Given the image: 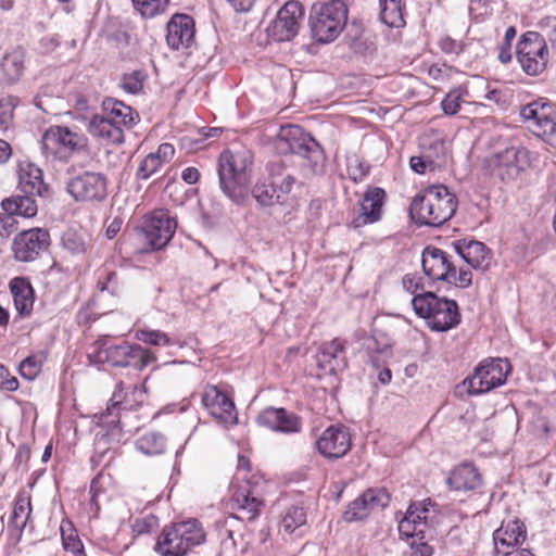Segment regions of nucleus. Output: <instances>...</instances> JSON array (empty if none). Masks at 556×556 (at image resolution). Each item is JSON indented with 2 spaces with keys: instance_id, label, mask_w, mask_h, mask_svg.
Segmentation results:
<instances>
[{
  "instance_id": "56",
  "label": "nucleus",
  "mask_w": 556,
  "mask_h": 556,
  "mask_svg": "<svg viewBox=\"0 0 556 556\" xmlns=\"http://www.w3.org/2000/svg\"><path fill=\"white\" fill-rule=\"evenodd\" d=\"M403 288L410 294H415L419 289H422L421 278L416 274H406L402 280Z\"/></svg>"
},
{
  "instance_id": "57",
  "label": "nucleus",
  "mask_w": 556,
  "mask_h": 556,
  "mask_svg": "<svg viewBox=\"0 0 556 556\" xmlns=\"http://www.w3.org/2000/svg\"><path fill=\"white\" fill-rule=\"evenodd\" d=\"M273 179H277V181H278L277 190L282 195V200H283L285 195H287L291 191V189L295 182L294 177L287 174L283 177L273 176Z\"/></svg>"
},
{
  "instance_id": "60",
  "label": "nucleus",
  "mask_w": 556,
  "mask_h": 556,
  "mask_svg": "<svg viewBox=\"0 0 556 556\" xmlns=\"http://www.w3.org/2000/svg\"><path fill=\"white\" fill-rule=\"evenodd\" d=\"M409 164L414 172L424 174L428 166H432L433 162L424 156H412Z\"/></svg>"
},
{
  "instance_id": "16",
  "label": "nucleus",
  "mask_w": 556,
  "mask_h": 556,
  "mask_svg": "<svg viewBox=\"0 0 556 556\" xmlns=\"http://www.w3.org/2000/svg\"><path fill=\"white\" fill-rule=\"evenodd\" d=\"M49 232L33 228L20 232L12 242L14 257L18 262L35 261L49 247Z\"/></svg>"
},
{
  "instance_id": "41",
  "label": "nucleus",
  "mask_w": 556,
  "mask_h": 556,
  "mask_svg": "<svg viewBox=\"0 0 556 556\" xmlns=\"http://www.w3.org/2000/svg\"><path fill=\"white\" fill-rule=\"evenodd\" d=\"M30 498L26 496H18L12 513L11 523L15 528L23 530L26 527V523L30 517Z\"/></svg>"
},
{
  "instance_id": "63",
  "label": "nucleus",
  "mask_w": 556,
  "mask_h": 556,
  "mask_svg": "<svg viewBox=\"0 0 556 556\" xmlns=\"http://www.w3.org/2000/svg\"><path fill=\"white\" fill-rule=\"evenodd\" d=\"M181 178L189 185L195 184L200 178V172L195 167H187L182 170Z\"/></svg>"
},
{
  "instance_id": "43",
  "label": "nucleus",
  "mask_w": 556,
  "mask_h": 556,
  "mask_svg": "<svg viewBox=\"0 0 556 556\" xmlns=\"http://www.w3.org/2000/svg\"><path fill=\"white\" fill-rule=\"evenodd\" d=\"M306 522V514L300 506L289 507L281 519V527L288 533H292Z\"/></svg>"
},
{
  "instance_id": "23",
  "label": "nucleus",
  "mask_w": 556,
  "mask_h": 556,
  "mask_svg": "<svg viewBox=\"0 0 556 556\" xmlns=\"http://www.w3.org/2000/svg\"><path fill=\"white\" fill-rule=\"evenodd\" d=\"M317 365L320 369L330 374L342 371L348 366L345 356V341L336 338L324 342L316 355Z\"/></svg>"
},
{
  "instance_id": "40",
  "label": "nucleus",
  "mask_w": 556,
  "mask_h": 556,
  "mask_svg": "<svg viewBox=\"0 0 556 556\" xmlns=\"http://www.w3.org/2000/svg\"><path fill=\"white\" fill-rule=\"evenodd\" d=\"M135 338L144 344L154 346H168L174 344L173 340L165 332L149 328L138 329L135 333Z\"/></svg>"
},
{
  "instance_id": "38",
  "label": "nucleus",
  "mask_w": 556,
  "mask_h": 556,
  "mask_svg": "<svg viewBox=\"0 0 556 556\" xmlns=\"http://www.w3.org/2000/svg\"><path fill=\"white\" fill-rule=\"evenodd\" d=\"M166 440L159 432H147L136 441V447L144 455L153 456L162 454L165 450Z\"/></svg>"
},
{
  "instance_id": "47",
  "label": "nucleus",
  "mask_w": 556,
  "mask_h": 556,
  "mask_svg": "<svg viewBox=\"0 0 556 556\" xmlns=\"http://www.w3.org/2000/svg\"><path fill=\"white\" fill-rule=\"evenodd\" d=\"M144 77L141 71L125 74L122 78V88L129 93H138L143 87Z\"/></svg>"
},
{
  "instance_id": "4",
  "label": "nucleus",
  "mask_w": 556,
  "mask_h": 556,
  "mask_svg": "<svg viewBox=\"0 0 556 556\" xmlns=\"http://www.w3.org/2000/svg\"><path fill=\"white\" fill-rule=\"evenodd\" d=\"M205 541V532L195 519L175 522L163 528L155 552L161 556H185Z\"/></svg>"
},
{
  "instance_id": "52",
  "label": "nucleus",
  "mask_w": 556,
  "mask_h": 556,
  "mask_svg": "<svg viewBox=\"0 0 556 556\" xmlns=\"http://www.w3.org/2000/svg\"><path fill=\"white\" fill-rule=\"evenodd\" d=\"M432 547L426 543H417L415 540L410 543L409 549L403 556H432Z\"/></svg>"
},
{
  "instance_id": "36",
  "label": "nucleus",
  "mask_w": 556,
  "mask_h": 556,
  "mask_svg": "<svg viewBox=\"0 0 556 556\" xmlns=\"http://www.w3.org/2000/svg\"><path fill=\"white\" fill-rule=\"evenodd\" d=\"M104 115L116 126L123 129L132 125L134 111L130 106L117 100L104 102Z\"/></svg>"
},
{
  "instance_id": "12",
  "label": "nucleus",
  "mask_w": 556,
  "mask_h": 556,
  "mask_svg": "<svg viewBox=\"0 0 556 556\" xmlns=\"http://www.w3.org/2000/svg\"><path fill=\"white\" fill-rule=\"evenodd\" d=\"M67 190L76 201H102L108 195V180L101 173L84 172L68 180Z\"/></svg>"
},
{
  "instance_id": "1",
  "label": "nucleus",
  "mask_w": 556,
  "mask_h": 556,
  "mask_svg": "<svg viewBox=\"0 0 556 556\" xmlns=\"http://www.w3.org/2000/svg\"><path fill=\"white\" fill-rule=\"evenodd\" d=\"M457 200L445 186H431L416 195L410 204V215L417 223L438 227L456 212Z\"/></svg>"
},
{
  "instance_id": "59",
  "label": "nucleus",
  "mask_w": 556,
  "mask_h": 556,
  "mask_svg": "<svg viewBox=\"0 0 556 556\" xmlns=\"http://www.w3.org/2000/svg\"><path fill=\"white\" fill-rule=\"evenodd\" d=\"M542 28L553 46L556 47V17H546L542 22Z\"/></svg>"
},
{
  "instance_id": "24",
  "label": "nucleus",
  "mask_w": 556,
  "mask_h": 556,
  "mask_svg": "<svg viewBox=\"0 0 556 556\" xmlns=\"http://www.w3.org/2000/svg\"><path fill=\"white\" fill-rule=\"evenodd\" d=\"M256 421L262 427L285 433L299 432L301 429L299 417L285 408L267 407L258 414Z\"/></svg>"
},
{
  "instance_id": "3",
  "label": "nucleus",
  "mask_w": 556,
  "mask_h": 556,
  "mask_svg": "<svg viewBox=\"0 0 556 556\" xmlns=\"http://www.w3.org/2000/svg\"><path fill=\"white\" fill-rule=\"evenodd\" d=\"M280 154L294 153L306 159L313 174H320L325 166V154L318 142L298 125L282 126L274 142Z\"/></svg>"
},
{
  "instance_id": "45",
  "label": "nucleus",
  "mask_w": 556,
  "mask_h": 556,
  "mask_svg": "<svg viewBox=\"0 0 556 556\" xmlns=\"http://www.w3.org/2000/svg\"><path fill=\"white\" fill-rule=\"evenodd\" d=\"M132 3L143 17H154L165 11L168 0H132Z\"/></svg>"
},
{
  "instance_id": "58",
  "label": "nucleus",
  "mask_w": 556,
  "mask_h": 556,
  "mask_svg": "<svg viewBox=\"0 0 556 556\" xmlns=\"http://www.w3.org/2000/svg\"><path fill=\"white\" fill-rule=\"evenodd\" d=\"M447 283L457 286L459 288H467L472 282V275L471 271L465 270L463 268L459 269L458 275L456 274V268L454 267V280L453 281H446Z\"/></svg>"
},
{
  "instance_id": "9",
  "label": "nucleus",
  "mask_w": 556,
  "mask_h": 556,
  "mask_svg": "<svg viewBox=\"0 0 556 556\" xmlns=\"http://www.w3.org/2000/svg\"><path fill=\"white\" fill-rule=\"evenodd\" d=\"M86 146L84 135L72 131L67 127L52 126L41 138V150L47 159L65 160L74 151Z\"/></svg>"
},
{
  "instance_id": "29",
  "label": "nucleus",
  "mask_w": 556,
  "mask_h": 556,
  "mask_svg": "<svg viewBox=\"0 0 556 556\" xmlns=\"http://www.w3.org/2000/svg\"><path fill=\"white\" fill-rule=\"evenodd\" d=\"M446 483L456 491H472L481 486L482 477L470 463H463L453 468Z\"/></svg>"
},
{
  "instance_id": "11",
  "label": "nucleus",
  "mask_w": 556,
  "mask_h": 556,
  "mask_svg": "<svg viewBox=\"0 0 556 556\" xmlns=\"http://www.w3.org/2000/svg\"><path fill=\"white\" fill-rule=\"evenodd\" d=\"M547 56V46L536 34L525 36L518 43L517 60L528 75L541 74L546 67Z\"/></svg>"
},
{
  "instance_id": "2",
  "label": "nucleus",
  "mask_w": 556,
  "mask_h": 556,
  "mask_svg": "<svg viewBox=\"0 0 556 556\" xmlns=\"http://www.w3.org/2000/svg\"><path fill=\"white\" fill-rule=\"evenodd\" d=\"M252 154L249 150H226L218 159L219 185L223 192L233 201L241 199L249 184Z\"/></svg>"
},
{
  "instance_id": "10",
  "label": "nucleus",
  "mask_w": 556,
  "mask_h": 556,
  "mask_svg": "<svg viewBox=\"0 0 556 556\" xmlns=\"http://www.w3.org/2000/svg\"><path fill=\"white\" fill-rule=\"evenodd\" d=\"M510 371V364L505 358H494L481 363L465 383L470 394H482L502 386Z\"/></svg>"
},
{
  "instance_id": "17",
  "label": "nucleus",
  "mask_w": 556,
  "mask_h": 556,
  "mask_svg": "<svg viewBox=\"0 0 556 556\" xmlns=\"http://www.w3.org/2000/svg\"><path fill=\"white\" fill-rule=\"evenodd\" d=\"M304 9L296 0L288 1L277 14L273 24V37L277 41H289L294 38L302 25Z\"/></svg>"
},
{
  "instance_id": "30",
  "label": "nucleus",
  "mask_w": 556,
  "mask_h": 556,
  "mask_svg": "<svg viewBox=\"0 0 556 556\" xmlns=\"http://www.w3.org/2000/svg\"><path fill=\"white\" fill-rule=\"evenodd\" d=\"M175 153L170 143H162L155 152L148 154L139 164L137 177L148 179L159 173L164 164L169 163Z\"/></svg>"
},
{
  "instance_id": "61",
  "label": "nucleus",
  "mask_w": 556,
  "mask_h": 556,
  "mask_svg": "<svg viewBox=\"0 0 556 556\" xmlns=\"http://www.w3.org/2000/svg\"><path fill=\"white\" fill-rule=\"evenodd\" d=\"M440 46L443 51L448 53H459L462 50L460 45L448 37L442 38L440 40Z\"/></svg>"
},
{
  "instance_id": "44",
  "label": "nucleus",
  "mask_w": 556,
  "mask_h": 556,
  "mask_svg": "<svg viewBox=\"0 0 556 556\" xmlns=\"http://www.w3.org/2000/svg\"><path fill=\"white\" fill-rule=\"evenodd\" d=\"M62 245L73 255L84 254L87 251L88 241L86 236L68 230L62 236Z\"/></svg>"
},
{
  "instance_id": "49",
  "label": "nucleus",
  "mask_w": 556,
  "mask_h": 556,
  "mask_svg": "<svg viewBox=\"0 0 556 556\" xmlns=\"http://www.w3.org/2000/svg\"><path fill=\"white\" fill-rule=\"evenodd\" d=\"M40 370L41 363L35 356H28L20 364V374L27 380L35 379Z\"/></svg>"
},
{
  "instance_id": "48",
  "label": "nucleus",
  "mask_w": 556,
  "mask_h": 556,
  "mask_svg": "<svg viewBox=\"0 0 556 556\" xmlns=\"http://www.w3.org/2000/svg\"><path fill=\"white\" fill-rule=\"evenodd\" d=\"M376 345L377 342L374 338H369L365 342V346L371 364L375 367H378L380 362H383V358L389 355V349L387 346L378 349Z\"/></svg>"
},
{
  "instance_id": "51",
  "label": "nucleus",
  "mask_w": 556,
  "mask_h": 556,
  "mask_svg": "<svg viewBox=\"0 0 556 556\" xmlns=\"http://www.w3.org/2000/svg\"><path fill=\"white\" fill-rule=\"evenodd\" d=\"M13 122V106L8 101H0V134H4Z\"/></svg>"
},
{
  "instance_id": "26",
  "label": "nucleus",
  "mask_w": 556,
  "mask_h": 556,
  "mask_svg": "<svg viewBox=\"0 0 556 556\" xmlns=\"http://www.w3.org/2000/svg\"><path fill=\"white\" fill-rule=\"evenodd\" d=\"M428 508L424 502L409 505L405 516L399 522V533L404 538L422 540L428 528Z\"/></svg>"
},
{
  "instance_id": "22",
  "label": "nucleus",
  "mask_w": 556,
  "mask_h": 556,
  "mask_svg": "<svg viewBox=\"0 0 556 556\" xmlns=\"http://www.w3.org/2000/svg\"><path fill=\"white\" fill-rule=\"evenodd\" d=\"M527 538V529L519 519L503 520L500 528L493 533L494 549L496 554L505 555L510 549L523 544Z\"/></svg>"
},
{
  "instance_id": "31",
  "label": "nucleus",
  "mask_w": 556,
  "mask_h": 556,
  "mask_svg": "<svg viewBox=\"0 0 556 556\" xmlns=\"http://www.w3.org/2000/svg\"><path fill=\"white\" fill-rule=\"evenodd\" d=\"M18 187L24 194L42 195L47 190L42 170L33 163H22L18 170Z\"/></svg>"
},
{
  "instance_id": "5",
  "label": "nucleus",
  "mask_w": 556,
  "mask_h": 556,
  "mask_svg": "<svg viewBox=\"0 0 556 556\" xmlns=\"http://www.w3.org/2000/svg\"><path fill=\"white\" fill-rule=\"evenodd\" d=\"M177 223L166 210L146 215L135 231V247L139 253H150L166 247L173 238Z\"/></svg>"
},
{
  "instance_id": "54",
  "label": "nucleus",
  "mask_w": 556,
  "mask_h": 556,
  "mask_svg": "<svg viewBox=\"0 0 556 556\" xmlns=\"http://www.w3.org/2000/svg\"><path fill=\"white\" fill-rule=\"evenodd\" d=\"M16 230V220L11 215L0 213V237L8 238Z\"/></svg>"
},
{
  "instance_id": "27",
  "label": "nucleus",
  "mask_w": 556,
  "mask_h": 556,
  "mask_svg": "<svg viewBox=\"0 0 556 556\" xmlns=\"http://www.w3.org/2000/svg\"><path fill=\"white\" fill-rule=\"evenodd\" d=\"M386 192L381 188L368 189L361 203V214L354 218V227L372 224L381 218Z\"/></svg>"
},
{
  "instance_id": "15",
  "label": "nucleus",
  "mask_w": 556,
  "mask_h": 556,
  "mask_svg": "<svg viewBox=\"0 0 556 556\" xmlns=\"http://www.w3.org/2000/svg\"><path fill=\"white\" fill-rule=\"evenodd\" d=\"M201 402L211 416L224 425H236L238 414L233 401L216 386L206 384L203 388Z\"/></svg>"
},
{
  "instance_id": "28",
  "label": "nucleus",
  "mask_w": 556,
  "mask_h": 556,
  "mask_svg": "<svg viewBox=\"0 0 556 556\" xmlns=\"http://www.w3.org/2000/svg\"><path fill=\"white\" fill-rule=\"evenodd\" d=\"M456 252L473 269L486 270L492 261V254L484 243L462 240L455 244Z\"/></svg>"
},
{
  "instance_id": "37",
  "label": "nucleus",
  "mask_w": 556,
  "mask_h": 556,
  "mask_svg": "<svg viewBox=\"0 0 556 556\" xmlns=\"http://www.w3.org/2000/svg\"><path fill=\"white\" fill-rule=\"evenodd\" d=\"M25 52L22 49H14L7 53L1 62V68L8 81H16L24 71Z\"/></svg>"
},
{
  "instance_id": "50",
  "label": "nucleus",
  "mask_w": 556,
  "mask_h": 556,
  "mask_svg": "<svg viewBox=\"0 0 556 556\" xmlns=\"http://www.w3.org/2000/svg\"><path fill=\"white\" fill-rule=\"evenodd\" d=\"M516 37L515 27L510 26L506 29L504 41L500 46L498 60L506 64L511 60V41Z\"/></svg>"
},
{
  "instance_id": "42",
  "label": "nucleus",
  "mask_w": 556,
  "mask_h": 556,
  "mask_svg": "<svg viewBox=\"0 0 556 556\" xmlns=\"http://www.w3.org/2000/svg\"><path fill=\"white\" fill-rule=\"evenodd\" d=\"M61 534L62 544L65 551L73 553L74 556H86L83 543L74 533L71 522L61 525Z\"/></svg>"
},
{
  "instance_id": "13",
  "label": "nucleus",
  "mask_w": 556,
  "mask_h": 556,
  "mask_svg": "<svg viewBox=\"0 0 556 556\" xmlns=\"http://www.w3.org/2000/svg\"><path fill=\"white\" fill-rule=\"evenodd\" d=\"M390 503V494L383 488H370L351 502L343 518L351 522L363 520L372 513L381 511Z\"/></svg>"
},
{
  "instance_id": "62",
  "label": "nucleus",
  "mask_w": 556,
  "mask_h": 556,
  "mask_svg": "<svg viewBox=\"0 0 556 556\" xmlns=\"http://www.w3.org/2000/svg\"><path fill=\"white\" fill-rule=\"evenodd\" d=\"M250 469V462L247 457L242 456V455H239L238 457V470H237V475H236V479L237 480H244L245 479V473L249 471Z\"/></svg>"
},
{
  "instance_id": "34",
  "label": "nucleus",
  "mask_w": 556,
  "mask_h": 556,
  "mask_svg": "<svg viewBox=\"0 0 556 556\" xmlns=\"http://www.w3.org/2000/svg\"><path fill=\"white\" fill-rule=\"evenodd\" d=\"M380 21L389 27H403L404 2L403 0H378Z\"/></svg>"
},
{
  "instance_id": "32",
  "label": "nucleus",
  "mask_w": 556,
  "mask_h": 556,
  "mask_svg": "<svg viewBox=\"0 0 556 556\" xmlns=\"http://www.w3.org/2000/svg\"><path fill=\"white\" fill-rule=\"evenodd\" d=\"M88 131L93 137L104 140L106 143H122L124 141V131L116 126L104 114L94 115L88 125Z\"/></svg>"
},
{
  "instance_id": "35",
  "label": "nucleus",
  "mask_w": 556,
  "mask_h": 556,
  "mask_svg": "<svg viewBox=\"0 0 556 556\" xmlns=\"http://www.w3.org/2000/svg\"><path fill=\"white\" fill-rule=\"evenodd\" d=\"M34 195L25 194L23 197H15L11 199H4L1 202L3 211L14 217L20 215L23 217H33L37 214V204L33 198Z\"/></svg>"
},
{
  "instance_id": "7",
  "label": "nucleus",
  "mask_w": 556,
  "mask_h": 556,
  "mask_svg": "<svg viewBox=\"0 0 556 556\" xmlns=\"http://www.w3.org/2000/svg\"><path fill=\"white\" fill-rule=\"evenodd\" d=\"M412 305L416 315L426 319L432 330L446 331L460 321L457 303L433 292L415 294Z\"/></svg>"
},
{
  "instance_id": "6",
  "label": "nucleus",
  "mask_w": 556,
  "mask_h": 556,
  "mask_svg": "<svg viewBox=\"0 0 556 556\" xmlns=\"http://www.w3.org/2000/svg\"><path fill=\"white\" fill-rule=\"evenodd\" d=\"M348 21V8L341 0H330L313 4L308 25L312 37L320 43H329L338 38Z\"/></svg>"
},
{
  "instance_id": "64",
  "label": "nucleus",
  "mask_w": 556,
  "mask_h": 556,
  "mask_svg": "<svg viewBox=\"0 0 556 556\" xmlns=\"http://www.w3.org/2000/svg\"><path fill=\"white\" fill-rule=\"evenodd\" d=\"M122 219L114 218L106 227L105 235L108 239H113L122 228Z\"/></svg>"
},
{
  "instance_id": "19",
  "label": "nucleus",
  "mask_w": 556,
  "mask_h": 556,
  "mask_svg": "<svg viewBox=\"0 0 556 556\" xmlns=\"http://www.w3.org/2000/svg\"><path fill=\"white\" fill-rule=\"evenodd\" d=\"M316 447L327 458L343 457L351 448V434L343 426H330L316 441Z\"/></svg>"
},
{
  "instance_id": "46",
  "label": "nucleus",
  "mask_w": 556,
  "mask_h": 556,
  "mask_svg": "<svg viewBox=\"0 0 556 556\" xmlns=\"http://www.w3.org/2000/svg\"><path fill=\"white\" fill-rule=\"evenodd\" d=\"M466 93L467 91L463 88L451 90L441 102L443 112L446 115H455L458 112L460 102Z\"/></svg>"
},
{
  "instance_id": "25",
  "label": "nucleus",
  "mask_w": 556,
  "mask_h": 556,
  "mask_svg": "<svg viewBox=\"0 0 556 556\" xmlns=\"http://www.w3.org/2000/svg\"><path fill=\"white\" fill-rule=\"evenodd\" d=\"M194 39V22L192 17L186 14H176L167 23V45L179 50L188 48Z\"/></svg>"
},
{
  "instance_id": "39",
  "label": "nucleus",
  "mask_w": 556,
  "mask_h": 556,
  "mask_svg": "<svg viewBox=\"0 0 556 556\" xmlns=\"http://www.w3.org/2000/svg\"><path fill=\"white\" fill-rule=\"evenodd\" d=\"M277 179H273L270 184H257L253 188V197L263 206L273 205L282 201V195L277 190Z\"/></svg>"
},
{
  "instance_id": "8",
  "label": "nucleus",
  "mask_w": 556,
  "mask_h": 556,
  "mask_svg": "<svg viewBox=\"0 0 556 556\" xmlns=\"http://www.w3.org/2000/svg\"><path fill=\"white\" fill-rule=\"evenodd\" d=\"M90 358L98 364H110L114 367L132 366L142 370L149 364L156 362V355L139 344L122 342L110 344L106 341H97L96 350Z\"/></svg>"
},
{
  "instance_id": "33",
  "label": "nucleus",
  "mask_w": 556,
  "mask_h": 556,
  "mask_svg": "<svg viewBox=\"0 0 556 556\" xmlns=\"http://www.w3.org/2000/svg\"><path fill=\"white\" fill-rule=\"evenodd\" d=\"M10 289L18 314L28 316L34 305V290L30 283L24 278L16 277L11 280Z\"/></svg>"
},
{
  "instance_id": "18",
  "label": "nucleus",
  "mask_w": 556,
  "mask_h": 556,
  "mask_svg": "<svg viewBox=\"0 0 556 556\" xmlns=\"http://www.w3.org/2000/svg\"><path fill=\"white\" fill-rule=\"evenodd\" d=\"M228 505L233 511V518L242 521H253L260 516L264 501L247 482L239 486L232 485V495Z\"/></svg>"
},
{
  "instance_id": "21",
  "label": "nucleus",
  "mask_w": 556,
  "mask_h": 556,
  "mask_svg": "<svg viewBox=\"0 0 556 556\" xmlns=\"http://www.w3.org/2000/svg\"><path fill=\"white\" fill-rule=\"evenodd\" d=\"M421 264L430 279L445 282L454 280V264L445 251L427 247L422 252Z\"/></svg>"
},
{
  "instance_id": "55",
  "label": "nucleus",
  "mask_w": 556,
  "mask_h": 556,
  "mask_svg": "<svg viewBox=\"0 0 556 556\" xmlns=\"http://www.w3.org/2000/svg\"><path fill=\"white\" fill-rule=\"evenodd\" d=\"M156 521L154 516L137 519L132 526L134 532L137 534L149 533L156 526Z\"/></svg>"
},
{
  "instance_id": "53",
  "label": "nucleus",
  "mask_w": 556,
  "mask_h": 556,
  "mask_svg": "<svg viewBox=\"0 0 556 556\" xmlns=\"http://www.w3.org/2000/svg\"><path fill=\"white\" fill-rule=\"evenodd\" d=\"M0 387L7 391H15L18 388V380L11 376L2 364H0Z\"/></svg>"
},
{
  "instance_id": "14",
  "label": "nucleus",
  "mask_w": 556,
  "mask_h": 556,
  "mask_svg": "<svg viewBox=\"0 0 556 556\" xmlns=\"http://www.w3.org/2000/svg\"><path fill=\"white\" fill-rule=\"evenodd\" d=\"M520 116L539 137H549L556 132L555 111L548 102L533 101L521 108Z\"/></svg>"
},
{
  "instance_id": "20",
  "label": "nucleus",
  "mask_w": 556,
  "mask_h": 556,
  "mask_svg": "<svg viewBox=\"0 0 556 556\" xmlns=\"http://www.w3.org/2000/svg\"><path fill=\"white\" fill-rule=\"evenodd\" d=\"M529 165V151L525 148L509 147L494 156V170L503 180L518 176Z\"/></svg>"
}]
</instances>
